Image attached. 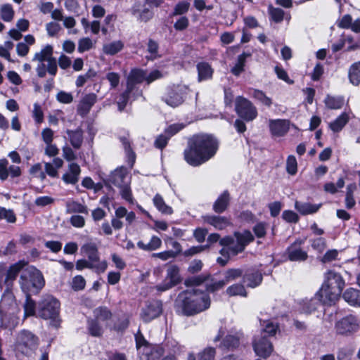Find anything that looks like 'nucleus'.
<instances>
[{"instance_id": "f3484780", "label": "nucleus", "mask_w": 360, "mask_h": 360, "mask_svg": "<svg viewBox=\"0 0 360 360\" xmlns=\"http://www.w3.org/2000/svg\"><path fill=\"white\" fill-rule=\"evenodd\" d=\"M304 240L298 239L296 240L290 247L287 249L288 259L292 262H302L307 259L308 255L306 251L301 248Z\"/></svg>"}, {"instance_id": "9d476101", "label": "nucleus", "mask_w": 360, "mask_h": 360, "mask_svg": "<svg viewBox=\"0 0 360 360\" xmlns=\"http://www.w3.org/2000/svg\"><path fill=\"white\" fill-rule=\"evenodd\" d=\"M235 108L239 117L247 122L255 120L257 110L253 104L243 96H238L235 101Z\"/></svg>"}, {"instance_id": "58836bf2", "label": "nucleus", "mask_w": 360, "mask_h": 360, "mask_svg": "<svg viewBox=\"0 0 360 360\" xmlns=\"http://www.w3.org/2000/svg\"><path fill=\"white\" fill-rule=\"evenodd\" d=\"M348 77L349 82L354 86L360 84V63L356 62L353 63L348 72Z\"/></svg>"}, {"instance_id": "6e6d98bb", "label": "nucleus", "mask_w": 360, "mask_h": 360, "mask_svg": "<svg viewBox=\"0 0 360 360\" xmlns=\"http://www.w3.org/2000/svg\"><path fill=\"white\" fill-rule=\"evenodd\" d=\"M24 309L25 316H32L35 313V302L31 299L30 294H26Z\"/></svg>"}, {"instance_id": "864d4df0", "label": "nucleus", "mask_w": 360, "mask_h": 360, "mask_svg": "<svg viewBox=\"0 0 360 360\" xmlns=\"http://www.w3.org/2000/svg\"><path fill=\"white\" fill-rule=\"evenodd\" d=\"M356 189V186L349 184L347 187V194L345 198L346 207L348 209L353 207L355 205V200L353 198V192Z\"/></svg>"}, {"instance_id": "774afa93", "label": "nucleus", "mask_w": 360, "mask_h": 360, "mask_svg": "<svg viewBox=\"0 0 360 360\" xmlns=\"http://www.w3.org/2000/svg\"><path fill=\"white\" fill-rule=\"evenodd\" d=\"M185 125L181 123L172 124L169 125L167 129H165V133L171 138L181 129H183Z\"/></svg>"}, {"instance_id": "72a5a7b5", "label": "nucleus", "mask_w": 360, "mask_h": 360, "mask_svg": "<svg viewBox=\"0 0 360 360\" xmlns=\"http://www.w3.org/2000/svg\"><path fill=\"white\" fill-rule=\"evenodd\" d=\"M345 103V98L341 96L327 95L324 99V103L328 108L337 110L341 108Z\"/></svg>"}, {"instance_id": "c03bdc74", "label": "nucleus", "mask_w": 360, "mask_h": 360, "mask_svg": "<svg viewBox=\"0 0 360 360\" xmlns=\"http://www.w3.org/2000/svg\"><path fill=\"white\" fill-rule=\"evenodd\" d=\"M226 292L229 296H243L246 297V291L244 286L242 284L236 283L229 286Z\"/></svg>"}, {"instance_id": "dca6fc26", "label": "nucleus", "mask_w": 360, "mask_h": 360, "mask_svg": "<svg viewBox=\"0 0 360 360\" xmlns=\"http://www.w3.org/2000/svg\"><path fill=\"white\" fill-rule=\"evenodd\" d=\"M162 311V303L158 300L150 302L142 309L141 317L144 322H150L158 317Z\"/></svg>"}, {"instance_id": "0e129e2a", "label": "nucleus", "mask_w": 360, "mask_h": 360, "mask_svg": "<svg viewBox=\"0 0 360 360\" xmlns=\"http://www.w3.org/2000/svg\"><path fill=\"white\" fill-rule=\"evenodd\" d=\"M92 46V40L89 37H84L79 39L77 50L79 53H83L91 49Z\"/></svg>"}, {"instance_id": "6ab92c4d", "label": "nucleus", "mask_w": 360, "mask_h": 360, "mask_svg": "<svg viewBox=\"0 0 360 360\" xmlns=\"http://www.w3.org/2000/svg\"><path fill=\"white\" fill-rule=\"evenodd\" d=\"M110 181L119 188L124 185H130L131 176L125 167H120L111 173Z\"/></svg>"}, {"instance_id": "ea45409f", "label": "nucleus", "mask_w": 360, "mask_h": 360, "mask_svg": "<svg viewBox=\"0 0 360 360\" xmlns=\"http://www.w3.org/2000/svg\"><path fill=\"white\" fill-rule=\"evenodd\" d=\"M239 340L240 335L238 334L236 335H228L223 340L221 344L220 345V347L224 349H233L238 347Z\"/></svg>"}, {"instance_id": "5701e85b", "label": "nucleus", "mask_w": 360, "mask_h": 360, "mask_svg": "<svg viewBox=\"0 0 360 360\" xmlns=\"http://www.w3.org/2000/svg\"><path fill=\"white\" fill-rule=\"evenodd\" d=\"M80 172V167L77 164L71 163L68 171L63 175L62 179L65 184H75L79 180Z\"/></svg>"}, {"instance_id": "c85d7f7f", "label": "nucleus", "mask_w": 360, "mask_h": 360, "mask_svg": "<svg viewBox=\"0 0 360 360\" xmlns=\"http://www.w3.org/2000/svg\"><path fill=\"white\" fill-rule=\"evenodd\" d=\"M338 25L342 28H351V30L356 33L360 32L359 19H356L353 22L352 18L349 15H345L338 22Z\"/></svg>"}, {"instance_id": "9b49d317", "label": "nucleus", "mask_w": 360, "mask_h": 360, "mask_svg": "<svg viewBox=\"0 0 360 360\" xmlns=\"http://www.w3.org/2000/svg\"><path fill=\"white\" fill-rule=\"evenodd\" d=\"M188 88L184 85H177L167 89L163 101L169 106L175 108L181 105L184 101Z\"/></svg>"}, {"instance_id": "4468645a", "label": "nucleus", "mask_w": 360, "mask_h": 360, "mask_svg": "<svg viewBox=\"0 0 360 360\" xmlns=\"http://www.w3.org/2000/svg\"><path fill=\"white\" fill-rule=\"evenodd\" d=\"M27 263L25 261H19L12 264L9 269L6 271V274L4 278V284L6 286L5 294L7 297H12L11 293V288L14 281L20 271L26 267Z\"/></svg>"}, {"instance_id": "e2e57ef3", "label": "nucleus", "mask_w": 360, "mask_h": 360, "mask_svg": "<svg viewBox=\"0 0 360 360\" xmlns=\"http://www.w3.org/2000/svg\"><path fill=\"white\" fill-rule=\"evenodd\" d=\"M354 349L350 347H344L339 350L338 360H352Z\"/></svg>"}, {"instance_id": "423d86ee", "label": "nucleus", "mask_w": 360, "mask_h": 360, "mask_svg": "<svg viewBox=\"0 0 360 360\" xmlns=\"http://www.w3.org/2000/svg\"><path fill=\"white\" fill-rule=\"evenodd\" d=\"M19 283L25 294L38 293L45 285L41 272L34 266H27L22 270Z\"/></svg>"}, {"instance_id": "6e6552de", "label": "nucleus", "mask_w": 360, "mask_h": 360, "mask_svg": "<svg viewBox=\"0 0 360 360\" xmlns=\"http://www.w3.org/2000/svg\"><path fill=\"white\" fill-rule=\"evenodd\" d=\"M38 338L30 331H20L16 339V349L21 353L29 355L38 347Z\"/></svg>"}, {"instance_id": "1a4fd4ad", "label": "nucleus", "mask_w": 360, "mask_h": 360, "mask_svg": "<svg viewBox=\"0 0 360 360\" xmlns=\"http://www.w3.org/2000/svg\"><path fill=\"white\" fill-rule=\"evenodd\" d=\"M60 303L52 296L45 297L39 304L38 315L44 319L56 320L59 314Z\"/></svg>"}, {"instance_id": "7ed1b4c3", "label": "nucleus", "mask_w": 360, "mask_h": 360, "mask_svg": "<svg viewBox=\"0 0 360 360\" xmlns=\"http://www.w3.org/2000/svg\"><path fill=\"white\" fill-rule=\"evenodd\" d=\"M177 306L183 314L192 316L208 309L210 298L207 292L195 288L181 294L177 300Z\"/></svg>"}, {"instance_id": "bf43d9fd", "label": "nucleus", "mask_w": 360, "mask_h": 360, "mask_svg": "<svg viewBox=\"0 0 360 360\" xmlns=\"http://www.w3.org/2000/svg\"><path fill=\"white\" fill-rule=\"evenodd\" d=\"M13 15L14 12L11 5L5 4L2 6L1 8V16L4 21H11L13 18Z\"/></svg>"}, {"instance_id": "a878e982", "label": "nucleus", "mask_w": 360, "mask_h": 360, "mask_svg": "<svg viewBox=\"0 0 360 360\" xmlns=\"http://www.w3.org/2000/svg\"><path fill=\"white\" fill-rule=\"evenodd\" d=\"M319 302H321L316 294L313 298L302 300L299 303V311L303 314H311L316 309Z\"/></svg>"}, {"instance_id": "4be33fe9", "label": "nucleus", "mask_w": 360, "mask_h": 360, "mask_svg": "<svg viewBox=\"0 0 360 360\" xmlns=\"http://www.w3.org/2000/svg\"><path fill=\"white\" fill-rule=\"evenodd\" d=\"M96 101V95L94 94H89L85 95L80 101L78 108L77 112L82 117L86 116L90 111L91 107Z\"/></svg>"}, {"instance_id": "cd10ccee", "label": "nucleus", "mask_w": 360, "mask_h": 360, "mask_svg": "<svg viewBox=\"0 0 360 360\" xmlns=\"http://www.w3.org/2000/svg\"><path fill=\"white\" fill-rule=\"evenodd\" d=\"M124 44L122 40H115L103 45V52L108 56H114L120 52L124 48Z\"/></svg>"}, {"instance_id": "20e7f679", "label": "nucleus", "mask_w": 360, "mask_h": 360, "mask_svg": "<svg viewBox=\"0 0 360 360\" xmlns=\"http://www.w3.org/2000/svg\"><path fill=\"white\" fill-rule=\"evenodd\" d=\"M345 285V280L339 273L329 270L324 275V281L316 296L323 304L331 305L339 299Z\"/></svg>"}, {"instance_id": "aec40b11", "label": "nucleus", "mask_w": 360, "mask_h": 360, "mask_svg": "<svg viewBox=\"0 0 360 360\" xmlns=\"http://www.w3.org/2000/svg\"><path fill=\"white\" fill-rule=\"evenodd\" d=\"M143 81H146V72L139 69L132 70L127 79L128 91L135 90V97L141 95V91H139V89H135L134 86L136 84L143 82Z\"/></svg>"}, {"instance_id": "680f3d73", "label": "nucleus", "mask_w": 360, "mask_h": 360, "mask_svg": "<svg viewBox=\"0 0 360 360\" xmlns=\"http://www.w3.org/2000/svg\"><path fill=\"white\" fill-rule=\"evenodd\" d=\"M245 55H240L235 65L231 68V72L234 75H239L243 71L245 65Z\"/></svg>"}, {"instance_id": "f03ea898", "label": "nucleus", "mask_w": 360, "mask_h": 360, "mask_svg": "<svg viewBox=\"0 0 360 360\" xmlns=\"http://www.w3.org/2000/svg\"><path fill=\"white\" fill-rule=\"evenodd\" d=\"M254 240V236L250 231H236L233 236H226L219 240L223 247L220 254L223 257H218L217 262L224 266L231 257L237 255L245 249L246 246Z\"/></svg>"}, {"instance_id": "39448f33", "label": "nucleus", "mask_w": 360, "mask_h": 360, "mask_svg": "<svg viewBox=\"0 0 360 360\" xmlns=\"http://www.w3.org/2000/svg\"><path fill=\"white\" fill-rule=\"evenodd\" d=\"M53 49L52 46L47 44L40 51L36 52L32 61H37L38 65L36 72L39 77H44L48 72L52 76L57 73V60L53 56Z\"/></svg>"}, {"instance_id": "a18cd8bd", "label": "nucleus", "mask_w": 360, "mask_h": 360, "mask_svg": "<svg viewBox=\"0 0 360 360\" xmlns=\"http://www.w3.org/2000/svg\"><path fill=\"white\" fill-rule=\"evenodd\" d=\"M278 329V326L277 324H274L271 321H264L263 328L259 333H262V335L267 336H274L276 333Z\"/></svg>"}, {"instance_id": "3c124183", "label": "nucleus", "mask_w": 360, "mask_h": 360, "mask_svg": "<svg viewBox=\"0 0 360 360\" xmlns=\"http://www.w3.org/2000/svg\"><path fill=\"white\" fill-rule=\"evenodd\" d=\"M29 173L33 178H38L43 181L46 178V174L42 170V167L40 163H37L32 165L29 169Z\"/></svg>"}, {"instance_id": "e433bc0d", "label": "nucleus", "mask_w": 360, "mask_h": 360, "mask_svg": "<svg viewBox=\"0 0 360 360\" xmlns=\"http://www.w3.org/2000/svg\"><path fill=\"white\" fill-rule=\"evenodd\" d=\"M153 201L155 207L162 214H172L173 213V209L165 203L164 199L160 194H156L154 196Z\"/></svg>"}, {"instance_id": "a19ab883", "label": "nucleus", "mask_w": 360, "mask_h": 360, "mask_svg": "<svg viewBox=\"0 0 360 360\" xmlns=\"http://www.w3.org/2000/svg\"><path fill=\"white\" fill-rule=\"evenodd\" d=\"M90 269L93 270L97 274H103L108 268V262L106 260H101L100 255L94 259L90 260Z\"/></svg>"}, {"instance_id": "473e14b6", "label": "nucleus", "mask_w": 360, "mask_h": 360, "mask_svg": "<svg viewBox=\"0 0 360 360\" xmlns=\"http://www.w3.org/2000/svg\"><path fill=\"white\" fill-rule=\"evenodd\" d=\"M81 252L86 256L89 260L94 259L99 255L97 245L93 242H88L81 247Z\"/></svg>"}, {"instance_id": "7c9ffc66", "label": "nucleus", "mask_w": 360, "mask_h": 360, "mask_svg": "<svg viewBox=\"0 0 360 360\" xmlns=\"http://www.w3.org/2000/svg\"><path fill=\"white\" fill-rule=\"evenodd\" d=\"M349 119V114L347 112H342L340 116H338L334 121L331 122L329 124V128L333 132H339L340 131L343 127L348 122Z\"/></svg>"}, {"instance_id": "de8ad7c7", "label": "nucleus", "mask_w": 360, "mask_h": 360, "mask_svg": "<svg viewBox=\"0 0 360 360\" xmlns=\"http://www.w3.org/2000/svg\"><path fill=\"white\" fill-rule=\"evenodd\" d=\"M158 44L153 39H149L147 46V51L148 53H149V56H148L147 57L151 60H154L159 58L160 56L158 53Z\"/></svg>"}, {"instance_id": "13d9d810", "label": "nucleus", "mask_w": 360, "mask_h": 360, "mask_svg": "<svg viewBox=\"0 0 360 360\" xmlns=\"http://www.w3.org/2000/svg\"><path fill=\"white\" fill-rule=\"evenodd\" d=\"M286 170L288 174L295 175L297 171V162L295 156L289 155L286 161Z\"/></svg>"}, {"instance_id": "a211bd4d", "label": "nucleus", "mask_w": 360, "mask_h": 360, "mask_svg": "<svg viewBox=\"0 0 360 360\" xmlns=\"http://www.w3.org/2000/svg\"><path fill=\"white\" fill-rule=\"evenodd\" d=\"M290 122L288 120H270L269 130L273 136L281 137L285 136L290 129Z\"/></svg>"}, {"instance_id": "b1692460", "label": "nucleus", "mask_w": 360, "mask_h": 360, "mask_svg": "<svg viewBox=\"0 0 360 360\" xmlns=\"http://www.w3.org/2000/svg\"><path fill=\"white\" fill-rule=\"evenodd\" d=\"M198 70V80L202 82L212 79L214 70L211 65L207 62H200L196 65Z\"/></svg>"}, {"instance_id": "2eb2a0df", "label": "nucleus", "mask_w": 360, "mask_h": 360, "mask_svg": "<svg viewBox=\"0 0 360 360\" xmlns=\"http://www.w3.org/2000/svg\"><path fill=\"white\" fill-rule=\"evenodd\" d=\"M252 347L256 354L263 358H267L273 352L272 344L262 333L255 335Z\"/></svg>"}, {"instance_id": "bb28decb", "label": "nucleus", "mask_w": 360, "mask_h": 360, "mask_svg": "<svg viewBox=\"0 0 360 360\" xmlns=\"http://www.w3.org/2000/svg\"><path fill=\"white\" fill-rule=\"evenodd\" d=\"M262 281V275L258 271L252 269L248 271L243 277V282L250 288H255L259 285Z\"/></svg>"}, {"instance_id": "f8f14e48", "label": "nucleus", "mask_w": 360, "mask_h": 360, "mask_svg": "<svg viewBox=\"0 0 360 360\" xmlns=\"http://www.w3.org/2000/svg\"><path fill=\"white\" fill-rule=\"evenodd\" d=\"M181 281L179 268L176 265H171L167 269L164 281L162 283L157 285L155 288L158 291L164 292L176 285Z\"/></svg>"}, {"instance_id": "4d7b16f0", "label": "nucleus", "mask_w": 360, "mask_h": 360, "mask_svg": "<svg viewBox=\"0 0 360 360\" xmlns=\"http://www.w3.org/2000/svg\"><path fill=\"white\" fill-rule=\"evenodd\" d=\"M32 117L37 124L44 122V112L41 105L37 103L33 105Z\"/></svg>"}, {"instance_id": "2f4dec72", "label": "nucleus", "mask_w": 360, "mask_h": 360, "mask_svg": "<svg viewBox=\"0 0 360 360\" xmlns=\"http://www.w3.org/2000/svg\"><path fill=\"white\" fill-rule=\"evenodd\" d=\"M229 200V193L227 191L221 193L213 205L214 212L217 213L223 212L227 208Z\"/></svg>"}, {"instance_id": "f257e3e1", "label": "nucleus", "mask_w": 360, "mask_h": 360, "mask_svg": "<svg viewBox=\"0 0 360 360\" xmlns=\"http://www.w3.org/2000/svg\"><path fill=\"white\" fill-rule=\"evenodd\" d=\"M218 146L217 140L212 135H195L188 140L184 159L190 165L199 166L215 155Z\"/></svg>"}, {"instance_id": "09e8293b", "label": "nucleus", "mask_w": 360, "mask_h": 360, "mask_svg": "<svg viewBox=\"0 0 360 360\" xmlns=\"http://www.w3.org/2000/svg\"><path fill=\"white\" fill-rule=\"evenodd\" d=\"M94 314L98 321L108 320L112 316L111 312L106 307H98L94 310Z\"/></svg>"}, {"instance_id": "f704fd0d", "label": "nucleus", "mask_w": 360, "mask_h": 360, "mask_svg": "<svg viewBox=\"0 0 360 360\" xmlns=\"http://www.w3.org/2000/svg\"><path fill=\"white\" fill-rule=\"evenodd\" d=\"M67 134L71 145L75 148H79L83 141V133L82 129H77L76 130H68Z\"/></svg>"}, {"instance_id": "8fccbe9b", "label": "nucleus", "mask_w": 360, "mask_h": 360, "mask_svg": "<svg viewBox=\"0 0 360 360\" xmlns=\"http://www.w3.org/2000/svg\"><path fill=\"white\" fill-rule=\"evenodd\" d=\"M345 186V181L342 178H340L336 185L333 183H326L324 185V191L326 192L334 194L338 191V189L342 188Z\"/></svg>"}, {"instance_id": "5fc2aeb1", "label": "nucleus", "mask_w": 360, "mask_h": 360, "mask_svg": "<svg viewBox=\"0 0 360 360\" xmlns=\"http://www.w3.org/2000/svg\"><path fill=\"white\" fill-rule=\"evenodd\" d=\"M86 281L81 275L75 276L71 283V287L75 291H79L84 289Z\"/></svg>"}, {"instance_id": "37998d69", "label": "nucleus", "mask_w": 360, "mask_h": 360, "mask_svg": "<svg viewBox=\"0 0 360 360\" xmlns=\"http://www.w3.org/2000/svg\"><path fill=\"white\" fill-rule=\"evenodd\" d=\"M120 141L122 142V143L124 146L125 153H126L127 158L128 159L127 160L128 163L130 165V167H132L135 162L136 156H135V153L132 151V150L131 148L130 143H129L128 139L126 137H121Z\"/></svg>"}, {"instance_id": "c9c22d12", "label": "nucleus", "mask_w": 360, "mask_h": 360, "mask_svg": "<svg viewBox=\"0 0 360 360\" xmlns=\"http://www.w3.org/2000/svg\"><path fill=\"white\" fill-rule=\"evenodd\" d=\"M162 245V240L161 239L156 236H153L149 241L148 243L146 244L143 241H139L137 243V246L143 250L146 251H152L155 250L158 248H160Z\"/></svg>"}, {"instance_id": "393cba45", "label": "nucleus", "mask_w": 360, "mask_h": 360, "mask_svg": "<svg viewBox=\"0 0 360 360\" xmlns=\"http://www.w3.org/2000/svg\"><path fill=\"white\" fill-rule=\"evenodd\" d=\"M322 204H311L309 202H303L300 201H296L295 202V208L302 215H308L312 214L318 212V210L321 208Z\"/></svg>"}, {"instance_id": "052dcab7", "label": "nucleus", "mask_w": 360, "mask_h": 360, "mask_svg": "<svg viewBox=\"0 0 360 360\" xmlns=\"http://www.w3.org/2000/svg\"><path fill=\"white\" fill-rule=\"evenodd\" d=\"M269 14L271 19L276 22H281L284 18V11L278 8H269Z\"/></svg>"}, {"instance_id": "ddd939ff", "label": "nucleus", "mask_w": 360, "mask_h": 360, "mask_svg": "<svg viewBox=\"0 0 360 360\" xmlns=\"http://www.w3.org/2000/svg\"><path fill=\"white\" fill-rule=\"evenodd\" d=\"M359 328L358 319L353 315H348L336 322L335 331L342 335H349L357 331Z\"/></svg>"}, {"instance_id": "0eeeda50", "label": "nucleus", "mask_w": 360, "mask_h": 360, "mask_svg": "<svg viewBox=\"0 0 360 360\" xmlns=\"http://www.w3.org/2000/svg\"><path fill=\"white\" fill-rule=\"evenodd\" d=\"M6 298V295L4 294L3 299L0 304V328L12 329L15 328L19 323L18 314L20 310L15 302H13L9 308L6 309L5 307Z\"/></svg>"}, {"instance_id": "49530a36", "label": "nucleus", "mask_w": 360, "mask_h": 360, "mask_svg": "<svg viewBox=\"0 0 360 360\" xmlns=\"http://www.w3.org/2000/svg\"><path fill=\"white\" fill-rule=\"evenodd\" d=\"M251 94L255 99L259 101L263 105L268 107L271 105V99L266 96V94L262 91L258 89H253Z\"/></svg>"}, {"instance_id": "c756f323", "label": "nucleus", "mask_w": 360, "mask_h": 360, "mask_svg": "<svg viewBox=\"0 0 360 360\" xmlns=\"http://www.w3.org/2000/svg\"><path fill=\"white\" fill-rule=\"evenodd\" d=\"M205 221L219 230L224 229L230 225L229 220L224 217L206 216Z\"/></svg>"}, {"instance_id": "603ef678", "label": "nucleus", "mask_w": 360, "mask_h": 360, "mask_svg": "<svg viewBox=\"0 0 360 360\" xmlns=\"http://www.w3.org/2000/svg\"><path fill=\"white\" fill-rule=\"evenodd\" d=\"M243 274V271L240 269H230L224 274V281L226 284L240 278Z\"/></svg>"}, {"instance_id": "79ce46f5", "label": "nucleus", "mask_w": 360, "mask_h": 360, "mask_svg": "<svg viewBox=\"0 0 360 360\" xmlns=\"http://www.w3.org/2000/svg\"><path fill=\"white\" fill-rule=\"evenodd\" d=\"M66 208L69 213L88 214L86 206L72 200L67 201Z\"/></svg>"}, {"instance_id": "69168bd1", "label": "nucleus", "mask_w": 360, "mask_h": 360, "mask_svg": "<svg viewBox=\"0 0 360 360\" xmlns=\"http://www.w3.org/2000/svg\"><path fill=\"white\" fill-rule=\"evenodd\" d=\"M88 328L90 334L93 336H100L102 334V328L99 326L96 320L89 321Z\"/></svg>"}, {"instance_id": "4c0bfd02", "label": "nucleus", "mask_w": 360, "mask_h": 360, "mask_svg": "<svg viewBox=\"0 0 360 360\" xmlns=\"http://www.w3.org/2000/svg\"><path fill=\"white\" fill-rule=\"evenodd\" d=\"M345 300L352 306H359V292L357 290L350 288L343 294Z\"/></svg>"}, {"instance_id": "338daca9", "label": "nucleus", "mask_w": 360, "mask_h": 360, "mask_svg": "<svg viewBox=\"0 0 360 360\" xmlns=\"http://www.w3.org/2000/svg\"><path fill=\"white\" fill-rule=\"evenodd\" d=\"M215 349L212 347H207L199 353V360H214L215 357Z\"/></svg>"}, {"instance_id": "412c9836", "label": "nucleus", "mask_w": 360, "mask_h": 360, "mask_svg": "<svg viewBox=\"0 0 360 360\" xmlns=\"http://www.w3.org/2000/svg\"><path fill=\"white\" fill-rule=\"evenodd\" d=\"M131 13L138 21L146 22L153 17V10L143 5L141 2H136L131 8Z\"/></svg>"}]
</instances>
